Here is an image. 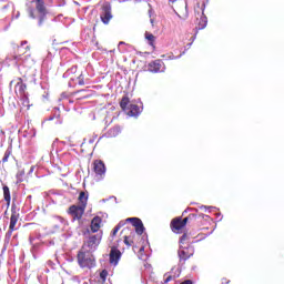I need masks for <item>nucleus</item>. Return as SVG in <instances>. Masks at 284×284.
<instances>
[{"label": "nucleus", "mask_w": 284, "mask_h": 284, "mask_svg": "<svg viewBox=\"0 0 284 284\" xmlns=\"http://www.w3.org/2000/svg\"><path fill=\"white\" fill-rule=\"evenodd\" d=\"M193 225L195 227H201V223H203V215L199 214H189L186 217H174L171 221V230L175 234H183V230L185 229V225Z\"/></svg>", "instance_id": "1"}, {"label": "nucleus", "mask_w": 284, "mask_h": 284, "mask_svg": "<svg viewBox=\"0 0 284 284\" xmlns=\"http://www.w3.org/2000/svg\"><path fill=\"white\" fill-rule=\"evenodd\" d=\"M30 19H37L38 26H43L48 19V7L45 0H32L27 8Z\"/></svg>", "instance_id": "2"}, {"label": "nucleus", "mask_w": 284, "mask_h": 284, "mask_svg": "<svg viewBox=\"0 0 284 284\" xmlns=\"http://www.w3.org/2000/svg\"><path fill=\"white\" fill-rule=\"evenodd\" d=\"M78 265L82 268L92 270V267H95L97 260H94V255L90 252H85L83 250L78 252Z\"/></svg>", "instance_id": "3"}, {"label": "nucleus", "mask_w": 284, "mask_h": 284, "mask_svg": "<svg viewBox=\"0 0 284 284\" xmlns=\"http://www.w3.org/2000/svg\"><path fill=\"white\" fill-rule=\"evenodd\" d=\"M120 108L128 116H139L141 109L136 104H130V98L124 95L120 101Z\"/></svg>", "instance_id": "4"}, {"label": "nucleus", "mask_w": 284, "mask_h": 284, "mask_svg": "<svg viewBox=\"0 0 284 284\" xmlns=\"http://www.w3.org/2000/svg\"><path fill=\"white\" fill-rule=\"evenodd\" d=\"M169 6H175L178 17H187V2L185 0H169Z\"/></svg>", "instance_id": "5"}, {"label": "nucleus", "mask_w": 284, "mask_h": 284, "mask_svg": "<svg viewBox=\"0 0 284 284\" xmlns=\"http://www.w3.org/2000/svg\"><path fill=\"white\" fill-rule=\"evenodd\" d=\"M178 256L180 258V263L185 264V261L194 256V246H181L178 251Z\"/></svg>", "instance_id": "6"}, {"label": "nucleus", "mask_w": 284, "mask_h": 284, "mask_svg": "<svg viewBox=\"0 0 284 284\" xmlns=\"http://www.w3.org/2000/svg\"><path fill=\"white\" fill-rule=\"evenodd\" d=\"M30 45L21 44L20 47H17L13 59L16 61H28V58H30Z\"/></svg>", "instance_id": "7"}, {"label": "nucleus", "mask_w": 284, "mask_h": 284, "mask_svg": "<svg viewBox=\"0 0 284 284\" xmlns=\"http://www.w3.org/2000/svg\"><path fill=\"white\" fill-rule=\"evenodd\" d=\"M92 165L95 179H98V181H103V179H105V163H103L102 160H95Z\"/></svg>", "instance_id": "8"}, {"label": "nucleus", "mask_w": 284, "mask_h": 284, "mask_svg": "<svg viewBox=\"0 0 284 284\" xmlns=\"http://www.w3.org/2000/svg\"><path fill=\"white\" fill-rule=\"evenodd\" d=\"M68 214L72 216L73 221H81V219H83V214H85V207L73 204L68 209Z\"/></svg>", "instance_id": "9"}, {"label": "nucleus", "mask_w": 284, "mask_h": 284, "mask_svg": "<svg viewBox=\"0 0 284 284\" xmlns=\"http://www.w3.org/2000/svg\"><path fill=\"white\" fill-rule=\"evenodd\" d=\"M17 223H19V211L17 210V205L12 204L11 206V217L9 224V236H12V233L17 231Z\"/></svg>", "instance_id": "10"}, {"label": "nucleus", "mask_w": 284, "mask_h": 284, "mask_svg": "<svg viewBox=\"0 0 284 284\" xmlns=\"http://www.w3.org/2000/svg\"><path fill=\"white\" fill-rule=\"evenodd\" d=\"M102 13L100 16V19L104 26H108L110 21L112 20V6L109 2H105L102 8Z\"/></svg>", "instance_id": "11"}, {"label": "nucleus", "mask_w": 284, "mask_h": 284, "mask_svg": "<svg viewBox=\"0 0 284 284\" xmlns=\"http://www.w3.org/2000/svg\"><path fill=\"white\" fill-rule=\"evenodd\" d=\"M126 223H131L133 227H135V233H138L139 236L145 232V226H143V221L139 217H128L125 220Z\"/></svg>", "instance_id": "12"}, {"label": "nucleus", "mask_w": 284, "mask_h": 284, "mask_svg": "<svg viewBox=\"0 0 284 284\" xmlns=\"http://www.w3.org/2000/svg\"><path fill=\"white\" fill-rule=\"evenodd\" d=\"M121 256H123V254L121 253L119 247L111 246V251H110V254H109L110 264L111 265H119V262L121 261Z\"/></svg>", "instance_id": "13"}, {"label": "nucleus", "mask_w": 284, "mask_h": 284, "mask_svg": "<svg viewBox=\"0 0 284 284\" xmlns=\"http://www.w3.org/2000/svg\"><path fill=\"white\" fill-rule=\"evenodd\" d=\"M101 239H103L102 234L91 235L88 241L84 243L89 250H97L101 244Z\"/></svg>", "instance_id": "14"}, {"label": "nucleus", "mask_w": 284, "mask_h": 284, "mask_svg": "<svg viewBox=\"0 0 284 284\" xmlns=\"http://www.w3.org/2000/svg\"><path fill=\"white\" fill-rule=\"evenodd\" d=\"M148 70L153 73L165 72V63L161 60L152 61L148 64Z\"/></svg>", "instance_id": "15"}, {"label": "nucleus", "mask_w": 284, "mask_h": 284, "mask_svg": "<svg viewBox=\"0 0 284 284\" xmlns=\"http://www.w3.org/2000/svg\"><path fill=\"white\" fill-rule=\"evenodd\" d=\"M14 87V92L17 94V97H20V99H23V97H26V90H28V85H26V83H23V79L22 78H18Z\"/></svg>", "instance_id": "16"}, {"label": "nucleus", "mask_w": 284, "mask_h": 284, "mask_svg": "<svg viewBox=\"0 0 284 284\" xmlns=\"http://www.w3.org/2000/svg\"><path fill=\"white\" fill-rule=\"evenodd\" d=\"M181 276V268L174 266L171 272L164 274V283H170Z\"/></svg>", "instance_id": "17"}, {"label": "nucleus", "mask_w": 284, "mask_h": 284, "mask_svg": "<svg viewBox=\"0 0 284 284\" xmlns=\"http://www.w3.org/2000/svg\"><path fill=\"white\" fill-rule=\"evenodd\" d=\"M69 74H75L74 77H71V80L74 81L77 80L78 81V85H85V81L83 80V74L81 72H78L77 73V68H71L69 71Z\"/></svg>", "instance_id": "18"}, {"label": "nucleus", "mask_w": 284, "mask_h": 284, "mask_svg": "<svg viewBox=\"0 0 284 284\" xmlns=\"http://www.w3.org/2000/svg\"><path fill=\"white\" fill-rule=\"evenodd\" d=\"M101 223H103V220L100 216H95L91 221V232L97 233L101 230Z\"/></svg>", "instance_id": "19"}, {"label": "nucleus", "mask_w": 284, "mask_h": 284, "mask_svg": "<svg viewBox=\"0 0 284 284\" xmlns=\"http://www.w3.org/2000/svg\"><path fill=\"white\" fill-rule=\"evenodd\" d=\"M78 201H79V205L82 206V207H88V192L85 191H81L80 194H79V197H78Z\"/></svg>", "instance_id": "20"}, {"label": "nucleus", "mask_w": 284, "mask_h": 284, "mask_svg": "<svg viewBox=\"0 0 284 284\" xmlns=\"http://www.w3.org/2000/svg\"><path fill=\"white\" fill-rule=\"evenodd\" d=\"M206 27H207V17H205V13L202 12L196 26V30H205Z\"/></svg>", "instance_id": "21"}, {"label": "nucleus", "mask_w": 284, "mask_h": 284, "mask_svg": "<svg viewBox=\"0 0 284 284\" xmlns=\"http://www.w3.org/2000/svg\"><path fill=\"white\" fill-rule=\"evenodd\" d=\"M136 236V233L134 232H131L130 235H125L124 236V244L128 246V247H132V245H134V237Z\"/></svg>", "instance_id": "22"}, {"label": "nucleus", "mask_w": 284, "mask_h": 284, "mask_svg": "<svg viewBox=\"0 0 284 284\" xmlns=\"http://www.w3.org/2000/svg\"><path fill=\"white\" fill-rule=\"evenodd\" d=\"M3 197H4L7 205H10V201L12 200V197L10 195V187L3 186Z\"/></svg>", "instance_id": "23"}, {"label": "nucleus", "mask_w": 284, "mask_h": 284, "mask_svg": "<svg viewBox=\"0 0 284 284\" xmlns=\"http://www.w3.org/2000/svg\"><path fill=\"white\" fill-rule=\"evenodd\" d=\"M145 39L146 41H149V45H151V48H154V42L156 41V37H154V34L150 32H145Z\"/></svg>", "instance_id": "24"}, {"label": "nucleus", "mask_w": 284, "mask_h": 284, "mask_svg": "<svg viewBox=\"0 0 284 284\" xmlns=\"http://www.w3.org/2000/svg\"><path fill=\"white\" fill-rule=\"evenodd\" d=\"M121 134V126H113L109 130V136H119Z\"/></svg>", "instance_id": "25"}, {"label": "nucleus", "mask_w": 284, "mask_h": 284, "mask_svg": "<svg viewBox=\"0 0 284 284\" xmlns=\"http://www.w3.org/2000/svg\"><path fill=\"white\" fill-rule=\"evenodd\" d=\"M10 156H12V149H7L2 158V163H8Z\"/></svg>", "instance_id": "26"}, {"label": "nucleus", "mask_w": 284, "mask_h": 284, "mask_svg": "<svg viewBox=\"0 0 284 284\" xmlns=\"http://www.w3.org/2000/svg\"><path fill=\"white\" fill-rule=\"evenodd\" d=\"M183 57V53H179L178 55H174V53H170L168 59H170V61H174L176 59H181Z\"/></svg>", "instance_id": "27"}, {"label": "nucleus", "mask_w": 284, "mask_h": 284, "mask_svg": "<svg viewBox=\"0 0 284 284\" xmlns=\"http://www.w3.org/2000/svg\"><path fill=\"white\" fill-rule=\"evenodd\" d=\"M23 176H26V171H19L18 174H17V179L21 182L23 181Z\"/></svg>", "instance_id": "28"}, {"label": "nucleus", "mask_w": 284, "mask_h": 284, "mask_svg": "<svg viewBox=\"0 0 284 284\" xmlns=\"http://www.w3.org/2000/svg\"><path fill=\"white\" fill-rule=\"evenodd\" d=\"M100 278H102V281H105V278H108V271H106V270H103V271L100 273Z\"/></svg>", "instance_id": "29"}, {"label": "nucleus", "mask_w": 284, "mask_h": 284, "mask_svg": "<svg viewBox=\"0 0 284 284\" xmlns=\"http://www.w3.org/2000/svg\"><path fill=\"white\" fill-rule=\"evenodd\" d=\"M187 239V233H184L181 239H180V243H183L185 240Z\"/></svg>", "instance_id": "30"}, {"label": "nucleus", "mask_w": 284, "mask_h": 284, "mask_svg": "<svg viewBox=\"0 0 284 284\" xmlns=\"http://www.w3.org/2000/svg\"><path fill=\"white\" fill-rule=\"evenodd\" d=\"M119 227H114L113 231H112V236H115L116 234H119Z\"/></svg>", "instance_id": "31"}, {"label": "nucleus", "mask_w": 284, "mask_h": 284, "mask_svg": "<svg viewBox=\"0 0 284 284\" xmlns=\"http://www.w3.org/2000/svg\"><path fill=\"white\" fill-rule=\"evenodd\" d=\"M180 284H194V282L192 280H185V281L181 282Z\"/></svg>", "instance_id": "32"}, {"label": "nucleus", "mask_w": 284, "mask_h": 284, "mask_svg": "<svg viewBox=\"0 0 284 284\" xmlns=\"http://www.w3.org/2000/svg\"><path fill=\"white\" fill-rule=\"evenodd\" d=\"M124 225H125V222L121 221L115 227H119L121 230V227H123Z\"/></svg>", "instance_id": "33"}, {"label": "nucleus", "mask_w": 284, "mask_h": 284, "mask_svg": "<svg viewBox=\"0 0 284 284\" xmlns=\"http://www.w3.org/2000/svg\"><path fill=\"white\" fill-rule=\"evenodd\" d=\"M229 283H230V280H227L225 277L221 280V284H229Z\"/></svg>", "instance_id": "34"}, {"label": "nucleus", "mask_w": 284, "mask_h": 284, "mask_svg": "<svg viewBox=\"0 0 284 284\" xmlns=\"http://www.w3.org/2000/svg\"><path fill=\"white\" fill-rule=\"evenodd\" d=\"M121 45H125V42L123 41L119 42V48H121Z\"/></svg>", "instance_id": "35"}, {"label": "nucleus", "mask_w": 284, "mask_h": 284, "mask_svg": "<svg viewBox=\"0 0 284 284\" xmlns=\"http://www.w3.org/2000/svg\"><path fill=\"white\" fill-rule=\"evenodd\" d=\"M34 172V166H31L30 173Z\"/></svg>", "instance_id": "36"}, {"label": "nucleus", "mask_w": 284, "mask_h": 284, "mask_svg": "<svg viewBox=\"0 0 284 284\" xmlns=\"http://www.w3.org/2000/svg\"><path fill=\"white\" fill-rule=\"evenodd\" d=\"M13 83H14V81H11V82H10V85H12Z\"/></svg>", "instance_id": "37"}, {"label": "nucleus", "mask_w": 284, "mask_h": 284, "mask_svg": "<svg viewBox=\"0 0 284 284\" xmlns=\"http://www.w3.org/2000/svg\"><path fill=\"white\" fill-rule=\"evenodd\" d=\"M78 92H82V91L80 90V91H78Z\"/></svg>", "instance_id": "38"}, {"label": "nucleus", "mask_w": 284, "mask_h": 284, "mask_svg": "<svg viewBox=\"0 0 284 284\" xmlns=\"http://www.w3.org/2000/svg\"><path fill=\"white\" fill-rule=\"evenodd\" d=\"M78 92H82V91L80 90V91H78Z\"/></svg>", "instance_id": "39"}]
</instances>
